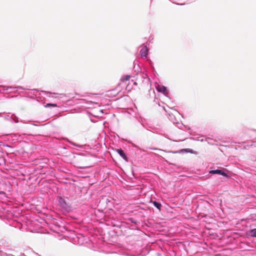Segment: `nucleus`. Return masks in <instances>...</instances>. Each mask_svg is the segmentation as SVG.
Segmentation results:
<instances>
[{"mask_svg": "<svg viewBox=\"0 0 256 256\" xmlns=\"http://www.w3.org/2000/svg\"><path fill=\"white\" fill-rule=\"evenodd\" d=\"M8 89H19V90H28V88H25L24 87L22 86H0V93L3 94L6 90H8Z\"/></svg>", "mask_w": 256, "mask_h": 256, "instance_id": "nucleus-2", "label": "nucleus"}, {"mask_svg": "<svg viewBox=\"0 0 256 256\" xmlns=\"http://www.w3.org/2000/svg\"><path fill=\"white\" fill-rule=\"evenodd\" d=\"M5 192L3 191H0V194H4Z\"/></svg>", "mask_w": 256, "mask_h": 256, "instance_id": "nucleus-18", "label": "nucleus"}, {"mask_svg": "<svg viewBox=\"0 0 256 256\" xmlns=\"http://www.w3.org/2000/svg\"><path fill=\"white\" fill-rule=\"evenodd\" d=\"M22 122L24 123V122L23 120H20Z\"/></svg>", "mask_w": 256, "mask_h": 256, "instance_id": "nucleus-19", "label": "nucleus"}, {"mask_svg": "<svg viewBox=\"0 0 256 256\" xmlns=\"http://www.w3.org/2000/svg\"><path fill=\"white\" fill-rule=\"evenodd\" d=\"M4 118L6 120L12 122H14L16 123L18 122V118L14 114H7L5 116Z\"/></svg>", "mask_w": 256, "mask_h": 256, "instance_id": "nucleus-6", "label": "nucleus"}, {"mask_svg": "<svg viewBox=\"0 0 256 256\" xmlns=\"http://www.w3.org/2000/svg\"><path fill=\"white\" fill-rule=\"evenodd\" d=\"M65 140H66V142H68V143H70V144H71L72 145L74 146H76V147H78L79 148H84V146L83 145H80V144H77L76 143H74L70 140H68L67 138H66L64 139Z\"/></svg>", "mask_w": 256, "mask_h": 256, "instance_id": "nucleus-10", "label": "nucleus"}, {"mask_svg": "<svg viewBox=\"0 0 256 256\" xmlns=\"http://www.w3.org/2000/svg\"><path fill=\"white\" fill-rule=\"evenodd\" d=\"M28 88V90H30V92H21L22 94H25L26 96H35L36 95V94L35 92H38V90L37 89H30L28 88Z\"/></svg>", "mask_w": 256, "mask_h": 256, "instance_id": "nucleus-5", "label": "nucleus"}, {"mask_svg": "<svg viewBox=\"0 0 256 256\" xmlns=\"http://www.w3.org/2000/svg\"><path fill=\"white\" fill-rule=\"evenodd\" d=\"M130 78V75H126V76H122L121 78V80L122 82H124V81L129 80Z\"/></svg>", "mask_w": 256, "mask_h": 256, "instance_id": "nucleus-13", "label": "nucleus"}, {"mask_svg": "<svg viewBox=\"0 0 256 256\" xmlns=\"http://www.w3.org/2000/svg\"><path fill=\"white\" fill-rule=\"evenodd\" d=\"M250 233L252 236L256 238V228L251 230L250 231Z\"/></svg>", "mask_w": 256, "mask_h": 256, "instance_id": "nucleus-12", "label": "nucleus"}, {"mask_svg": "<svg viewBox=\"0 0 256 256\" xmlns=\"http://www.w3.org/2000/svg\"><path fill=\"white\" fill-rule=\"evenodd\" d=\"M200 141H201V142H202V141H204V140H203V139H202V140H200Z\"/></svg>", "mask_w": 256, "mask_h": 256, "instance_id": "nucleus-20", "label": "nucleus"}, {"mask_svg": "<svg viewBox=\"0 0 256 256\" xmlns=\"http://www.w3.org/2000/svg\"><path fill=\"white\" fill-rule=\"evenodd\" d=\"M152 204L156 208L160 210V208L162 206L161 204H160L158 202H157L156 201H154L152 202Z\"/></svg>", "mask_w": 256, "mask_h": 256, "instance_id": "nucleus-11", "label": "nucleus"}, {"mask_svg": "<svg viewBox=\"0 0 256 256\" xmlns=\"http://www.w3.org/2000/svg\"><path fill=\"white\" fill-rule=\"evenodd\" d=\"M54 94H57L56 93H53Z\"/></svg>", "mask_w": 256, "mask_h": 256, "instance_id": "nucleus-21", "label": "nucleus"}, {"mask_svg": "<svg viewBox=\"0 0 256 256\" xmlns=\"http://www.w3.org/2000/svg\"><path fill=\"white\" fill-rule=\"evenodd\" d=\"M149 49H141L140 50V57L142 58H146L148 54Z\"/></svg>", "mask_w": 256, "mask_h": 256, "instance_id": "nucleus-7", "label": "nucleus"}, {"mask_svg": "<svg viewBox=\"0 0 256 256\" xmlns=\"http://www.w3.org/2000/svg\"><path fill=\"white\" fill-rule=\"evenodd\" d=\"M42 92H44V93L47 94H52L51 92H46V91H42Z\"/></svg>", "mask_w": 256, "mask_h": 256, "instance_id": "nucleus-17", "label": "nucleus"}, {"mask_svg": "<svg viewBox=\"0 0 256 256\" xmlns=\"http://www.w3.org/2000/svg\"><path fill=\"white\" fill-rule=\"evenodd\" d=\"M58 205L62 212H69L72 210V206L70 203L62 197H59L58 200Z\"/></svg>", "mask_w": 256, "mask_h": 256, "instance_id": "nucleus-1", "label": "nucleus"}, {"mask_svg": "<svg viewBox=\"0 0 256 256\" xmlns=\"http://www.w3.org/2000/svg\"><path fill=\"white\" fill-rule=\"evenodd\" d=\"M156 88L158 92H162L165 96L168 97L169 92L166 86L158 84L156 86Z\"/></svg>", "mask_w": 256, "mask_h": 256, "instance_id": "nucleus-3", "label": "nucleus"}, {"mask_svg": "<svg viewBox=\"0 0 256 256\" xmlns=\"http://www.w3.org/2000/svg\"><path fill=\"white\" fill-rule=\"evenodd\" d=\"M130 222H132V223H136V220L132 218H130Z\"/></svg>", "mask_w": 256, "mask_h": 256, "instance_id": "nucleus-16", "label": "nucleus"}, {"mask_svg": "<svg viewBox=\"0 0 256 256\" xmlns=\"http://www.w3.org/2000/svg\"><path fill=\"white\" fill-rule=\"evenodd\" d=\"M57 105L56 104H46L45 106V108H51V107H56Z\"/></svg>", "mask_w": 256, "mask_h": 256, "instance_id": "nucleus-14", "label": "nucleus"}, {"mask_svg": "<svg viewBox=\"0 0 256 256\" xmlns=\"http://www.w3.org/2000/svg\"><path fill=\"white\" fill-rule=\"evenodd\" d=\"M16 89H8L10 90L9 92H14V93H18L20 94L21 92H18V90H15Z\"/></svg>", "mask_w": 256, "mask_h": 256, "instance_id": "nucleus-15", "label": "nucleus"}, {"mask_svg": "<svg viewBox=\"0 0 256 256\" xmlns=\"http://www.w3.org/2000/svg\"><path fill=\"white\" fill-rule=\"evenodd\" d=\"M116 151L124 160L126 161L128 160V158L126 154L122 149H116Z\"/></svg>", "mask_w": 256, "mask_h": 256, "instance_id": "nucleus-8", "label": "nucleus"}, {"mask_svg": "<svg viewBox=\"0 0 256 256\" xmlns=\"http://www.w3.org/2000/svg\"><path fill=\"white\" fill-rule=\"evenodd\" d=\"M208 144L211 145L216 144V140H214L212 138L208 137L206 138L204 140Z\"/></svg>", "mask_w": 256, "mask_h": 256, "instance_id": "nucleus-9", "label": "nucleus"}, {"mask_svg": "<svg viewBox=\"0 0 256 256\" xmlns=\"http://www.w3.org/2000/svg\"><path fill=\"white\" fill-rule=\"evenodd\" d=\"M209 174H218L225 177L228 176V175L226 172L220 170H211L209 172Z\"/></svg>", "mask_w": 256, "mask_h": 256, "instance_id": "nucleus-4", "label": "nucleus"}]
</instances>
